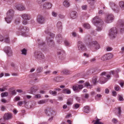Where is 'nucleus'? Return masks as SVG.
Returning a JSON list of instances; mask_svg holds the SVG:
<instances>
[{
  "label": "nucleus",
  "mask_w": 124,
  "mask_h": 124,
  "mask_svg": "<svg viewBox=\"0 0 124 124\" xmlns=\"http://www.w3.org/2000/svg\"><path fill=\"white\" fill-rule=\"evenodd\" d=\"M34 56L36 59L41 61H42L45 58L44 54L40 51H35L34 53Z\"/></svg>",
  "instance_id": "obj_1"
},
{
  "label": "nucleus",
  "mask_w": 124,
  "mask_h": 124,
  "mask_svg": "<svg viewBox=\"0 0 124 124\" xmlns=\"http://www.w3.org/2000/svg\"><path fill=\"white\" fill-rule=\"evenodd\" d=\"M117 33V29L115 27H113L109 30V36L110 38L113 39L116 37Z\"/></svg>",
  "instance_id": "obj_2"
},
{
  "label": "nucleus",
  "mask_w": 124,
  "mask_h": 124,
  "mask_svg": "<svg viewBox=\"0 0 124 124\" xmlns=\"http://www.w3.org/2000/svg\"><path fill=\"white\" fill-rule=\"evenodd\" d=\"M17 33L18 35L20 34V33L21 34H23L26 32H28L29 31V29L27 27H24L22 26L21 25L17 28Z\"/></svg>",
  "instance_id": "obj_3"
},
{
  "label": "nucleus",
  "mask_w": 124,
  "mask_h": 124,
  "mask_svg": "<svg viewBox=\"0 0 124 124\" xmlns=\"http://www.w3.org/2000/svg\"><path fill=\"white\" fill-rule=\"evenodd\" d=\"M77 46L78 49L80 52H82L86 50L85 46L81 41H79L78 42Z\"/></svg>",
  "instance_id": "obj_4"
},
{
  "label": "nucleus",
  "mask_w": 124,
  "mask_h": 124,
  "mask_svg": "<svg viewBox=\"0 0 124 124\" xmlns=\"http://www.w3.org/2000/svg\"><path fill=\"white\" fill-rule=\"evenodd\" d=\"M52 29V25H48L47 27L46 28V30L45 31V33L49 35L50 37L53 38L54 37V34L53 33H52L50 32V31Z\"/></svg>",
  "instance_id": "obj_5"
},
{
  "label": "nucleus",
  "mask_w": 124,
  "mask_h": 124,
  "mask_svg": "<svg viewBox=\"0 0 124 124\" xmlns=\"http://www.w3.org/2000/svg\"><path fill=\"white\" fill-rule=\"evenodd\" d=\"M92 22L96 26L98 24L100 25L103 23L101 20L98 16L94 17L93 18Z\"/></svg>",
  "instance_id": "obj_6"
},
{
  "label": "nucleus",
  "mask_w": 124,
  "mask_h": 124,
  "mask_svg": "<svg viewBox=\"0 0 124 124\" xmlns=\"http://www.w3.org/2000/svg\"><path fill=\"white\" fill-rule=\"evenodd\" d=\"M37 21L38 23L40 24H43L45 22V19L43 16L39 15L37 17Z\"/></svg>",
  "instance_id": "obj_7"
},
{
  "label": "nucleus",
  "mask_w": 124,
  "mask_h": 124,
  "mask_svg": "<svg viewBox=\"0 0 124 124\" xmlns=\"http://www.w3.org/2000/svg\"><path fill=\"white\" fill-rule=\"evenodd\" d=\"M93 45H94L95 48L96 50L100 48L99 44L96 41H93L89 43L88 46L89 47H91L93 46Z\"/></svg>",
  "instance_id": "obj_8"
},
{
  "label": "nucleus",
  "mask_w": 124,
  "mask_h": 124,
  "mask_svg": "<svg viewBox=\"0 0 124 124\" xmlns=\"http://www.w3.org/2000/svg\"><path fill=\"white\" fill-rule=\"evenodd\" d=\"M110 5L112 10L116 13H118L119 11V9L115 3L113 2H110Z\"/></svg>",
  "instance_id": "obj_9"
},
{
  "label": "nucleus",
  "mask_w": 124,
  "mask_h": 124,
  "mask_svg": "<svg viewBox=\"0 0 124 124\" xmlns=\"http://www.w3.org/2000/svg\"><path fill=\"white\" fill-rule=\"evenodd\" d=\"M114 18V16L113 14H108L105 19V22L108 23H111L113 20Z\"/></svg>",
  "instance_id": "obj_10"
},
{
  "label": "nucleus",
  "mask_w": 124,
  "mask_h": 124,
  "mask_svg": "<svg viewBox=\"0 0 124 124\" xmlns=\"http://www.w3.org/2000/svg\"><path fill=\"white\" fill-rule=\"evenodd\" d=\"M46 40L47 41V44L50 47H52L54 46V41L51 39L50 38H47Z\"/></svg>",
  "instance_id": "obj_11"
},
{
  "label": "nucleus",
  "mask_w": 124,
  "mask_h": 124,
  "mask_svg": "<svg viewBox=\"0 0 124 124\" xmlns=\"http://www.w3.org/2000/svg\"><path fill=\"white\" fill-rule=\"evenodd\" d=\"M12 117V115L10 113H6L3 116L4 120H10Z\"/></svg>",
  "instance_id": "obj_12"
},
{
  "label": "nucleus",
  "mask_w": 124,
  "mask_h": 124,
  "mask_svg": "<svg viewBox=\"0 0 124 124\" xmlns=\"http://www.w3.org/2000/svg\"><path fill=\"white\" fill-rule=\"evenodd\" d=\"M117 24L118 26L121 29V31H123L124 28H123L124 27V21L121 20H119L118 21Z\"/></svg>",
  "instance_id": "obj_13"
},
{
  "label": "nucleus",
  "mask_w": 124,
  "mask_h": 124,
  "mask_svg": "<svg viewBox=\"0 0 124 124\" xmlns=\"http://www.w3.org/2000/svg\"><path fill=\"white\" fill-rule=\"evenodd\" d=\"M5 52L9 56H10L12 55V51L10 50V48L8 46H6L4 49Z\"/></svg>",
  "instance_id": "obj_14"
},
{
  "label": "nucleus",
  "mask_w": 124,
  "mask_h": 124,
  "mask_svg": "<svg viewBox=\"0 0 124 124\" xmlns=\"http://www.w3.org/2000/svg\"><path fill=\"white\" fill-rule=\"evenodd\" d=\"M21 16L23 20H29L31 18L30 15L28 14H23L21 15Z\"/></svg>",
  "instance_id": "obj_15"
},
{
  "label": "nucleus",
  "mask_w": 124,
  "mask_h": 124,
  "mask_svg": "<svg viewBox=\"0 0 124 124\" xmlns=\"http://www.w3.org/2000/svg\"><path fill=\"white\" fill-rule=\"evenodd\" d=\"M52 6L51 4L49 2H45L43 5V8L44 9H50Z\"/></svg>",
  "instance_id": "obj_16"
},
{
  "label": "nucleus",
  "mask_w": 124,
  "mask_h": 124,
  "mask_svg": "<svg viewBox=\"0 0 124 124\" xmlns=\"http://www.w3.org/2000/svg\"><path fill=\"white\" fill-rule=\"evenodd\" d=\"M14 15V11L12 9H10L8 10L6 13V16L10 17L11 18H13Z\"/></svg>",
  "instance_id": "obj_17"
},
{
  "label": "nucleus",
  "mask_w": 124,
  "mask_h": 124,
  "mask_svg": "<svg viewBox=\"0 0 124 124\" xmlns=\"http://www.w3.org/2000/svg\"><path fill=\"white\" fill-rule=\"evenodd\" d=\"M108 80V79L103 77H101L98 82L101 84H103L106 82Z\"/></svg>",
  "instance_id": "obj_18"
},
{
  "label": "nucleus",
  "mask_w": 124,
  "mask_h": 124,
  "mask_svg": "<svg viewBox=\"0 0 124 124\" xmlns=\"http://www.w3.org/2000/svg\"><path fill=\"white\" fill-rule=\"evenodd\" d=\"M56 39L57 42L59 43H60L62 40V37L60 34H58L57 36Z\"/></svg>",
  "instance_id": "obj_19"
},
{
  "label": "nucleus",
  "mask_w": 124,
  "mask_h": 124,
  "mask_svg": "<svg viewBox=\"0 0 124 124\" xmlns=\"http://www.w3.org/2000/svg\"><path fill=\"white\" fill-rule=\"evenodd\" d=\"M77 13L75 11L72 12L70 14V17L73 19H74L76 18L77 17Z\"/></svg>",
  "instance_id": "obj_20"
},
{
  "label": "nucleus",
  "mask_w": 124,
  "mask_h": 124,
  "mask_svg": "<svg viewBox=\"0 0 124 124\" xmlns=\"http://www.w3.org/2000/svg\"><path fill=\"white\" fill-rule=\"evenodd\" d=\"M16 8L17 9L20 11L24 10L25 9L24 7L21 5H18L16 6Z\"/></svg>",
  "instance_id": "obj_21"
},
{
  "label": "nucleus",
  "mask_w": 124,
  "mask_h": 124,
  "mask_svg": "<svg viewBox=\"0 0 124 124\" xmlns=\"http://www.w3.org/2000/svg\"><path fill=\"white\" fill-rule=\"evenodd\" d=\"M121 108L119 107L116 110V111L115 113L116 115L119 117H120L121 115Z\"/></svg>",
  "instance_id": "obj_22"
},
{
  "label": "nucleus",
  "mask_w": 124,
  "mask_h": 124,
  "mask_svg": "<svg viewBox=\"0 0 124 124\" xmlns=\"http://www.w3.org/2000/svg\"><path fill=\"white\" fill-rule=\"evenodd\" d=\"M54 80L57 82H60L62 81L63 80V78L61 77H57L54 78Z\"/></svg>",
  "instance_id": "obj_23"
},
{
  "label": "nucleus",
  "mask_w": 124,
  "mask_h": 124,
  "mask_svg": "<svg viewBox=\"0 0 124 124\" xmlns=\"http://www.w3.org/2000/svg\"><path fill=\"white\" fill-rule=\"evenodd\" d=\"M71 91L68 88H66L63 90L62 91V93L67 94H70L71 93Z\"/></svg>",
  "instance_id": "obj_24"
},
{
  "label": "nucleus",
  "mask_w": 124,
  "mask_h": 124,
  "mask_svg": "<svg viewBox=\"0 0 124 124\" xmlns=\"http://www.w3.org/2000/svg\"><path fill=\"white\" fill-rule=\"evenodd\" d=\"M118 4L121 8L124 9V1L122 0L119 1Z\"/></svg>",
  "instance_id": "obj_25"
},
{
  "label": "nucleus",
  "mask_w": 124,
  "mask_h": 124,
  "mask_svg": "<svg viewBox=\"0 0 124 124\" xmlns=\"http://www.w3.org/2000/svg\"><path fill=\"white\" fill-rule=\"evenodd\" d=\"M63 5L64 7H65L68 8L70 6V4L69 2L67 0H65L63 2Z\"/></svg>",
  "instance_id": "obj_26"
},
{
  "label": "nucleus",
  "mask_w": 124,
  "mask_h": 124,
  "mask_svg": "<svg viewBox=\"0 0 124 124\" xmlns=\"http://www.w3.org/2000/svg\"><path fill=\"white\" fill-rule=\"evenodd\" d=\"M57 27L58 30H60L61 31L62 30V25L61 22H59L57 23Z\"/></svg>",
  "instance_id": "obj_27"
},
{
  "label": "nucleus",
  "mask_w": 124,
  "mask_h": 124,
  "mask_svg": "<svg viewBox=\"0 0 124 124\" xmlns=\"http://www.w3.org/2000/svg\"><path fill=\"white\" fill-rule=\"evenodd\" d=\"M89 107L88 106H86L84 107L83 111L85 113H88L89 112Z\"/></svg>",
  "instance_id": "obj_28"
},
{
  "label": "nucleus",
  "mask_w": 124,
  "mask_h": 124,
  "mask_svg": "<svg viewBox=\"0 0 124 124\" xmlns=\"http://www.w3.org/2000/svg\"><path fill=\"white\" fill-rule=\"evenodd\" d=\"M12 18H11L10 17L6 16L5 19V21L7 22V23H9L11 22Z\"/></svg>",
  "instance_id": "obj_29"
},
{
  "label": "nucleus",
  "mask_w": 124,
  "mask_h": 124,
  "mask_svg": "<svg viewBox=\"0 0 124 124\" xmlns=\"http://www.w3.org/2000/svg\"><path fill=\"white\" fill-rule=\"evenodd\" d=\"M9 91L11 92V94L13 95H15L16 94L15 90H14V88H9Z\"/></svg>",
  "instance_id": "obj_30"
},
{
  "label": "nucleus",
  "mask_w": 124,
  "mask_h": 124,
  "mask_svg": "<svg viewBox=\"0 0 124 124\" xmlns=\"http://www.w3.org/2000/svg\"><path fill=\"white\" fill-rule=\"evenodd\" d=\"M106 55L108 60L112 58L113 56V54L111 53H108L106 54Z\"/></svg>",
  "instance_id": "obj_31"
},
{
  "label": "nucleus",
  "mask_w": 124,
  "mask_h": 124,
  "mask_svg": "<svg viewBox=\"0 0 124 124\" xmlns=\"http://www.w3.org/2000/svg\"><path fill=\"white\" fill-rule=\"evenodd\" d=\"M97 77L95 76L93 77L92 80V82L94 85L96 84V83L97 82Z\"/></svg>",
  "instance_id": "obj_32"
},
{
  "label": "nucleus",
  "mask_w": 124,
  "mask_h": 124,
  "mask_svg": "<svg viewBox=\"0 0 124 124\" xmlns=\"http://www.w3.org/2000/svg\"><path fill=\"white\" fill-rule=\"evenodd\" d=\"M65 52L64 51L61 49H58L57 50V54L58 55H60L61 54H64Z\"/></svg>",
  "instance_id": "obj_33"
},
{
  "label": "nucleus",
  "mask_w": 124,
  "mask_h": 124,
  "mask_svg": "<svg viewBox=\"0 0 124 124\" xmlns=\"http://www.w3.org/2000/svg\"><path fill=\"white\" fill-rule=\"evenodd\" d=\"M63 72L64 74H69L71 73V71L68 70H63Z\"/></svg>",
  "instance_id": "obj_34"
},
{
  "label": "nucleus",
  "mask_w": 124,
  "mask_h": 124,
  "mask_svg": "<svg viewBox=\"0 0 124 124\" xmlns=\"http://www.w3.org/2000/svg\"><path fill=\"white\" fill-rule=\"evenodd\" d=\"M8 95V93L7 92H3L1 94V96L2 98L5 97H7Z\"/></svg>",
  "instance_id": "obj_35"
},
{
  "label": "nucleus",
  "mask_w": 124,
  "mask_h": 124,
  "mask_svg": "<svg viewBox=\"0 0 124 124\" xmlns=\"http://www.w3.org/2000/svg\"><path fill=\"white\" fill-rule=\"evenodd\" d=\"M73 89L74 91H77L78 92L79 91L78 86L76 85H74L73 86Z\"/></svg>",
  "instance_id": "obj_36"
},
{
  "label": "nucleus",
  "mask_w": 124,
  "mask_h": 124,
  "mask_svg": "<svg viewBox=\"0 0 124 124\" xmlns=\"http://www.w3.org/2000/svg\"><path fill=\"white\" fill-rule=\"evenodd\" d=\"M84 27L86 29H89L90 28V25L88 23H86L83 25Z\"/></svg>",
  "instance_id": "obj_37"
},
{
  "label": "nucleus",
  "mask_w": 124,
  "mask_h": 124,
  "mask_svg": "<svg viewBox=\"0 0 124 124\" xmlns=\"http://www.w3.org/2000/svg\"><path fill=\"white\" fill-rule=\"evenodd\" d=\"M49 93L52 95H56L57 94V93L55 91H52V90H50L49 91Z\"/></svg>",
  "instance_id": "obj_38"
},
{
  "label": "nucleus",
  "mask_w": 124,
  "mask_h": 124,
  "mask_svg": "<svg viewBox=\"0 0 124 124\" xmlns=\"http://www.w3.org/2000/svg\"><path fill=\"white\" fill-rule=\"evenodd\" d=\"M101 59L103 61H105L108 60L106 54H105L101 57Z\"/></svg>",
  "instance_id": "obj_39"
},
{
  "label": "nucleus",
  "mask_w": 124,
  "mask_h": 124,
  "mask_svg": "<svg viewBox=\"0 0 124 124\" xmlns=\"http://www.w3.org/2000/svg\"><path fill=\"white\" fill-rule=\"evenodd\" d=\"M94 0H87L88 3L91 5H93L94 3Z\"/></svg>",
  "instance_id": "obj_40"
},
{
  "label": "nucleus",
  "mask_w": 124,
  "mask_h": 124,
  "mask_svg": "<svg viewBox=\"0 0 124 124\" xmlns=\"http://www.w3.org/2000/svg\"><path fill=\"white\" fill-rule=\"evenodd\" d=\"M100 119H97L94 124H103V123L100 121Z\"/></svg>",
  "instance_id": "obj_41"
},
{
  "label": "nucleus",
  "mask_w": 124,
  "mask_h": 124,
  "mask_svg": "<svg viewBox=\"0 0 124 124\" xmlns=\"http://www.w3.org/2000/svg\"><path fill=\"white\" fill-rule=\"evenodd\" d=\"M20 18H17L15 20V23L16 24H18L20 23Z\"/></svg>",
  "instance_id": "obj_42"
},
{
  "label": "nucleus",
  "mask_w": 124,
  "mask_h": 124,
  "mask_svg": "<svg viewBox=\"0 0 124 124\" xmlns=\"http://www.w3.org/2000/svg\"><path fill=\"white\" fill-rule=\"evenodd\" d=\"M46 102V101L45 100H42L39 101H38V103L39 104H42L45 103Z\"/></svg>",
  "instance_id": "obj_43"
},
{
  "label": "nucleus",
  "mask_w": 124,
  "mask_h": 124,
  "mask_svg": "<svg viewBox=\"0 0 124 124\" xmlns=\"http://www.w3.org/2000/svg\"><path fill=\"white\" fill-rule=\"evenodd\" d=\"M43 70V68L40 67H39L38 68L37 70V72L39 73L41 72Z\"/></svg>",
  "instance_id": "obj_44"
},
{
  "label": "nucleus",
  "mask_w": 124,
  "mask_h": 124,
  "mask_svg": "<svg viewBox=\"0 0 124 124\" xmlns=\"http://www.w3.org/2000/svg\"><path fill=\"white\" fill-rule=\"evenodd\" d=\"M52 15L53 17H56L57 15V13L54 11H53L52 12Z\"/></svg>",
  "instance_id": "obj_45"
},
{
  "label": "nucleus",
  "mask_w": 124,
  "mask_h": 124,
  "mask_svg": "<svg viewBox=\"0 0 124 124\" xmlns=\"http://www.w3.org/2000/svg\"><path fill=\"white\" fill-rule=\"evenodd\" d=\"M80 105V104H75L73 106V108L75 109L78 108L79 107Z\"/></svg>",
  "instance_id": "obj_46"
},
{
  "label": "nucleus",
  "mask_w": 124,
  "mask_h": 124,
  "mask_svg": "<svg viewBox=\"0 0 124 124\" xmlns=\"http://www.w3.org/2000/svg\"><path fill=\"white\" fill-rule=\"evenodd\" d=\"M26 50L25 49H23L22 51V54L24 55H26Z\"/></svg>",
  "instance_id": "obj_47"
},
{
  "label": "nucleus",
  "mask_w": 124,
  "mask_h": 124,
  "mask_svg": "<svg viewBox=\"0 0 124 124\" xmlns=\"http://www.w3.org/2000/svg\"><path fill=\"white\" fill-rule=\"evenodd\" d=\"M51 72V71L50 70H48L44 72V73L46 75H49L50 74Z\"/></svg>",
  "instance_id": "obj_48"
},
{
  "label": "nucleus",
  "mask_w": 124,
  "mask_h": 124,
  "mask_svg": "<svg viewBox=\"0 0 124 124\" xmlns=\"http://www.w3.org/2000/svg\"><path fill=\"white\" fill-rule=\"evenodd\" d=\"M20 99V97L18 96H16L14 99V101H17L19 100Z\"/></svg>",
  "instance_id": "obj_49"
},
{
  "label": "nucleus",
  "mask_w": 124,
  "mask_h": 124,
  "mask_svg": "<svg viewBox=\"0 0 124 124\" xmlns=\"http://www.w3.org/2000/svg\"><path fill=\"white\" fill-rule=\"evenodd\" d=\"M120 88V87L117 85H116L115 86V90L116 91H118Z\"/></svg>",
  "instance_id": "obj_50"
},
{
  "label": "nucleus",
  "mask_w": 124,
  "mask_h": 124,
  "mask_svg": "<svg viewBox=\"0 0 124 124\" xmlns=\"http://www.w3.org/2000/svg\"><path fill=\"white\" fill-rule=\"evenodd\" d=\"M118 100L120 101H123L124 100V99L123 97L120 95H119L118 96Z\"/></svg>",
  "instance_id": "obj_51"
},
{
  "label": "nucleus",
  "mask_w": 124,
  "mask_h": 124,
  "mask_svg": "<svg viewBox=\"0 0 124 124\" xmlns=\"http://www.w3.org/2000/svg\"><path fill=\"white\" fill-rule=\"evenodd\" d=\"M64 43L66 46H70V44L66 40L64 41Z\"/></svg>",
  "instance_id": "obj_52"
},
{
  "label": "nucleus",
  "mask_w": 124,
  "mask_h": 124,
  "mask_svg": "<svg viewBox=\"0 0 124 124\" xmlns=\"http://www.w3.org/2000/svg\"><path fill=\"white\" fill-rule=\"evenodd\" d=\"M82 9L85 10L87 8V6L86 5H82Z\"/></svg>",
  "instance_id": "obj_53"
},
{
  "label": "nucleus",
  "mask_w": 124,
  "mask_h": 124,
  "mask_svg": "<svg viewBox=\"0 0 124 124\" xmlns=\"http://www.w3.org/2000/svg\"><path fill=\"white\" fill-rule=\"evenodd\" d=\"M6 109V107L3 106H1V110L2 111H4Z\"/></svg>",
  "instance_id": "obj_54"
},
{
  "label": "nucleus",
  "mask_w": 124,
  "mask_h": 124,
  "mask_svg": "<svg viewBox=\"0 0 124 124\" xmlns=\"http://www.w3.org/2000/svg\"><path fill=\"white\" fill-rule=\"evenodd\" d=\"M112 121L113 123H116L117 122V120L116 118H114L112 119Z\"/></svg>",
  "instance_id": "obj_55"
},
{
  "label": "nucleus",
  "mask_w": 124,
  "mask_h": 124,
  "mask_svg": "<svg viewBox=\"0 0 124 124\" xmlns=\"http://www.w3.org/2000/svg\"><path fill=\"white\" fill-rule=\"evenodd\" d=\"M5 41L6 43H9V38L8 37H7L5 39Z\"/></svg>",
  "instance_id": "obj_56"
},
{
  "label": "nucleus",
  "mask_w": 124,
  "mask_h": 124,
  "mask_svg": "<svg viewBox=\"0 0 124 124\" xmlns=\"http://www.w3.org/2000/svg\"><path fill=\"white\" fill-rule=\"evenodd\" d=\"M78 89L79 90V91H80V90L82 89L84 87L82 85H78Z\"/></svg>",
  "instance_id": "obj_57"
},
{
  "label": "nucleus",
  "mask_w": 124,
  "mask_h": 124,
  "mask_svg": "<svg viewBox=\"0 0 124 124\" xmlns=\"http://www.w3.org/2000/svg\"><path fill=\"white\" fill-rule=\"evenodd\" d=\"M83 56L86 58H88L89 56V54H88L86 53H84Z\"/></svg>",
  "instance_id": "obj_58"
},
{
  "label": "nucleus",
  "mask_w": 124,
  "mask_h": 124,
  "mask_svg": "<svg viewBox=\"0 0 124 124\" xmlns=\"http://www.w3.org/2000/svg\"><path fill=\"white\" fill-rule=\"evenodd\" d=\"M102 96L100 94H97L96 96H95V98L96 99H97V98H100Z\"/></svg>",
  "instance_id": "obj_59"
},
{
  "label": "nucleus",
  "mask_w": 124,
  "mask_h": 124,
  "mask_svg": "<svg viewBox=\"0 0 124 124\" xmlns=\"http://www.w3.org/2000/svg\"><path fill=\"white\" fill-rule=\"evenodd\" d=\"M45 113L48 116H49L50 114H50V115H52V113H50V112L49 111H48L47 110H45Z\"/></svg>",
  "instance_id": "obj_60"
},
{
  "label": "nucleus",
  "mask_w": 124,
  "mask_h": 124,
  "mask_svg": "<svg viewBox=\"0 0 124 124\" xmlns=\"http://www.w3.org/2000/svg\"><path fill=\"white\" fill-rule=\"evenodd\" d=\"M85 85V86H91L90 84L88 82H86L84 84Z\"/></svg>",
  "instance_id": "obj_61"
},
{
  "label": "nucleus",
  "mask_w": 124,
  "mask_h": 124,
  "mask_svg": "<svg viewBox=\"0 0 124 124\" xmlns=\"http://www.w3.org/2000/svg\"><path fill=\"white\" fill-rule=\"evenodd\" d=\"M112 49V48L111 47H108L106 48V50L108 51H111Z\"/></svg>",
  "instance_id": "obj_62"
},
{
  "label": "nucleus",
  "mask_w": 124,
  "mask_h": 124,
  "mask_svg": "<svg viewBox=\"0 0 124 124\" xmlns=\"http://www.w3.org/2000/svg\"><path fill=\"white\" fill-rule=\"evenodd\" d=\"M58 16L61 19H63L65 17L64 16L61 14H59Z\"/></svg>",
  "instance_id": "obj_63"
},
{
  "label": "nucleus",
  "mask_w": 124,
  "mask_h": 124,
  "mask_svg": "<svg viewBox=\"0 0 124 124\" xmlns=\"http://www.w3.org/2000/svg\"><path fill=\"white\" fill-rule=\"evenodd\" d=\"M72 101H69V100H68L67 103L68 105H70L72 104Z\"/></svg>",
  "instance_id": "obj_64"
}]
</instances>
